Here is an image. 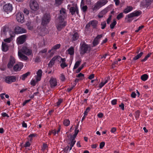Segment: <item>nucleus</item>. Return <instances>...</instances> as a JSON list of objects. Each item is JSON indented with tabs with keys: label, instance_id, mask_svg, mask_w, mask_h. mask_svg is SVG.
Instances as JSON below:
<instances>
[{
	"label": "nucleus",
	"instance_id": "52",
	"mask_svg": "<svg viewBox=\"0 0 153 153\" xmlns=\"http://www.w3.org/2000/svg\"><path fill=\"white\" fill-rule=\"evenodd\" d=\"M111 17H112V15H110L109 16L108 18L107 19L106 22H107V24H110V21L111 20Z\"/></svg>",
	"mask_w": 153,
	"mask_h": 153
},
{
	"label": "nucleus",
	"instance_id": "24",
	"mask_svg": "<svg viewBox=\"0 0 153 153\" xmlns=\"http://www.w3.org/2000/svg\"><path fill=\"white\" fill-rule=\"evenodd\" d=\"M133 10V7L131 6H127L126 8L123 11V13H127L130 12Z\"/></svg>",
	"mask_w": 153,
	"mask_h": 153
},
{
	"label": "nucleus",
	"instance_id": "39",
	"mask_svg": "<svg viewBox=\"0 0 153 153\" xmlns=\"http://www.w3.org/2000/svg\"><path fill=\"white\" fill-rule=\"evenodd\" d=\"M84 74L82 73H80L76 76L77 77H80V80H82L84 78Z\"/></svg>",
	"mask_w": 153,
	"mask_h": 153
},
{
	"label": "nucleus",
	"instance_id": "34",
	"mask_svg": "<svg viewBox=\"0 0 153 153\" xmlns=\"http://www.w3.org/2000/svg\"><path fill=\"white\" fill-rule=\"evenodd\" d=\"M117 24V22L116 21L115 19H114L113 20V22H112L110 25V27L111 29H113L115 25Z\"/></svg>",
	"mask_w": 153,
	"mask_h": 153
},
{
	"label": "nucleus",
	"instance_id": "50",
	"mask_svg": "<svg viewBox=\"0 0 153 153\" xmlns=\"http://www.w3.org/2000/svg\"><path fill=\"white\" fill-rule=\"evenodd\" d=\"M68 144L70 147L69 150H71L75 144L74 143H72L71 142H69L68 143Z\"/></svg>",
	"mask_w": 153,
	"mask_h": 153
},
{
	"label": "nucleus",
	"instance_id": "63",
	"mask_svg": "<svg viewBox=\"0 0 153 153\" xmlns=\"http://www.w3.org/2000/svg\"><path fill=\"white\" fill-rule=\"evenodd\" d=\"M136 96V94L135 92H132L131 94V97L133 98H135Z\"/></svg>",
	"mask_w": 153,
	"mask_h": 153
},
{
	"label": "nucleus",
	"instance_id": "31",
	"mask_svg": "<svg viewBox=\"0 0 153 153\" xmlns=\"http://www.w3.org/2000/svg\"><path fill=\"white\" fill-rule=\"evenodd\" d=\"M102 6L108 2V0H100L98 1Z\"/></svg>",
	"mask_w": 153,
	"mask_h": 153
},
{
	"label": "nucleus",
	"instance_id": "8",
	"mask_svg": "<svg viewBox=\"0 0 153 153\" xmlns=\"http://www.w3.org/2000/svg\"><path fill=\"white\" fill-rule=\"evenodd\" d=\"M27 38L26 35H23L19 36L17 39V43L18 44H22L26 41Z\"/></svg>",
	"mask_w": 153,
	"mask_h": 153
},
{
	"label": "nucleus",
	"instance_id": "2",
	"mask_svg": "<svg viewBox=\"0 0 153 153\" xmlns=\"http://www.w3.org/2000/svg\"><path fill=\"white\" fill-rule=\"evenodd\" d=\"M50 20V15L49 14H45L42 19V25L43 26H45L49 22Z\"/></svg>",
	"mask_w": 153,
	"mask_h": 153
},
{
	"label": "nucleus",
	"instance_id": "5",
	"mask_svg": "<svg viewBox=\"0 0 153 153\" xmlns=\"http://www.w3.org/2000/svg\"><path fill=\"white\" fill-rule=\"evenodd\" d=\"M13 9L12 5L11 4L8 3L6 4L3 6V9L4 11L8 13L10 12Z\"/></svg>",
	"mask_w": 153,
	"mask_h": 153
},
{
	"label": "nucleus",
	"instance_id": "57",
	"mask_svg": "<svg viewBox=\"0 0 153 153\" xmlns=\"http://www.w3.org/2000/svg\"><path fill=\"white\" fill-rule=\"evenodd\" d=\"M47 48H45L43 50H42L39 52V53L40 54L41 53H45L47 52Z\"/></svg>",
	"mask_w": 153,
	"mask_h": 153
},
{
	"label": "nucleus",
	"instance_id": "3",
	"mask_svg": "<svg viewBox=\"0 0 153 153\" xmlns=\"http://www.w3.org/2000/svg\"><path fill=\"white\" fill-rule=\"evenodd\" d=\"M30 9L34 11L37 10L39 7L38 4L34 0H31L30 1Z\"/></svg>",
	"mask_w": 153,
	"mask_h": 153
},
{
	"label": "nucleus",
	"instance_id": "37",
	"mask_svg": "<svg viewBox=\"0 0 153 153\" xmlns=\"http://www.w3.org/2000/svg\"><path fill=\"white\" fill-rule=\"evenodd\" d=\"M152 53H150L147 54V55L145 57V58L141 61L142 62H145L146 61L148 58L150 56Z\"/></svg>",
	"mask_w": 153,
	"mask_h": 153
},
{
	"label": "nucleus",
	"instance_id": "56",
	"mask_svg": "<svg viewBox=\"0 0 153 153\" xmlns=\"http://www.w3.org/2000/svg\"><path fill=\"white\" fill-rule=\"evenodd\" d=\"M68 138L70 139V142H71L72 143H74V144H75V143L76 142V141L75 139H74L73 138H72V137H69Z\"/></svg>",
	"mask_w": 153,
	"mask_h": 153
},
{
	"label": "nucleus",
	"instance_id": "53",
	"mask_svg": "<svg viewBox=\"0 0 153 153\" xmlns=\"http://www.w3.org/2000/svg\"><path fill=\"white\" fill-rule=\"evenodd\" d=\"M60 66L62 68L64 69L65 67L68 66V65L66 64L65 63H62L60 64Z\"/></svg>",
	"mask_w": 153,
	"mask_h": 153
},
{
	"label": "nucleus",
	"instance_id": "23",
	"mask_svg": "<svg viewBox=\"0 0 153 153\" xmlns=\"http://www.w3.org/2000/svg\"><path fill=\"white\" fill-rule=\"evenodd\" d=\"M90 25H91L93 28H96L97 27V25L98 24V22L96 20H93L90 21L89 22Z\"/></svg>",
	"mask_w": 153,
	"mask_h": 153
},
{
	"label": "nucleus",
	"instance_id": "44",
	"mask_svg": "<svg viewBox=\"0 0 153 153\" xmlns=\"http://www.w3.org/2000/svg\"><path fill=\"white\" fill-rule=\"evenodd\" d=\"M81 9L83 12L85 13L87 10L88 7L86 5L82 7Z\"/></svg>",
	"mask_w": 153,
	"mask_h": 153
},
{
	"label": "nucleus",
	"instance_id": "12",
	"mask_svg": "<svg viewBox=\"0 0 153 153\" xmlns=\"http://www.w3.org/2000/svg\"><path fill=\"white\" fill-rule=\"evenodd\" d=\"M15 33L16 34H19L26 32V30L21 27L17 26L14 29Z\"/></svg>",
	"mask_w": 153,
	"mask_h": 153
},
{
	"label": "nucleus",
	"instance_id": "6",
	"mask_svg": "<svg viewBox=\"0 0 153 153\" xmlns=\"http://www.w3.org/2000/svg\"><path fill=\"white\" fill-rule=\"evenodd\" d=\"M142 13L141 11H136L131 13L126 16V19L127 18L129 19L134 17L140 15Z\"/></svg>",
	"mask_w": 153,
	"mask_h": 153
},
{
	"label": "nucleus",
	"instance_id": "11",
	"mask_svg": "<svg viewBox=\"0 0 153 153\" xmlns=\"http://www.w3.org/2000/svg\"><path fill=\"white\" fill-rule=\"evenodd\" d=\"M150 0H143L140 2V7H147L151 4Z\"/></svg>",
	"mask_w": 153,
	"mask_h": 153
},
{
	"label": "nucleus",
	"instance_id": "47",
	"mask_svg": "<svg viewBox=\"0 0 153 153\" xmlns=\"http://www.w3.org/2000/svg\"><path fill=\"white\" fill-rule=\"evenodd\" d=\"M63 101V99H59L58 100V101L56 102V106H59L60 105L61 103Z\"/></svg>",
	"mask_w": 153,
	"mask_h": 153
},
{
	"label": "nucleus",
	"instance_id": "20",
	"mask_svg": "<svg viewBox=\"0 0 153 153\" xmlns=\"http://www.w3.org/2000/svg\"><path fill=\"white\" fill-rule=\"evenodd\" d=\"M72 37L71 38L72 41L74 42L77 40L79 38V35L78 33L74 31V33L72 35Z\"/></svg>",
	"mask_w": 153,
	"mask_h": 153
},
{
	"label": "nucleus",
	"instance_id": "21",
	"mask_svg": "<svg viewBox=\"0 0 153 153\" xmlns=\"http://www.w3.org/2000/svg\"><path fill=\"white\" fill-rule=\"evenodd\" d=\"M42 72L41 69L39 70L37 72V77L36 78L37 82L39 81L40 80L42 76Z\"/></svg>",
	"mask_w": 153,
	"mask_h": 153
},
{
	"label": "nucleus",
	"instance_id": "29",
	"mask_svg": "<svg viewBox=\"0 0 153 153\" xmlns=\"http://www.w3.org/2000/svg\"><path fill=\"white\" fill-rule=\"evenodd\" d=\"M143 54V52H141L139 54H137L133 58V60H136L138 59L141 57Z\"/></svg>",
	"mask_w": 153,
	"mask_h": 153
},
{
	"label": "nucleus",
	"instance_id": "28",
	"mask_svg": "<svg viewBox=\"0 0 153 153\" xmlns=\"http://www.w3.org/2000/svg\"><path fill=\"white\" fill-rule=\"evenodd\" d=\"M15 34L14 35H11L10 37L4 39L5 42L10 43L13 40V37L14 36Z\"/></svg>",
	"mask_w": 153,
	"mask_h": 153
},
{
	"label": "nucleus",
	"instance_id": "46",
	"mask_svg": "<svg viewBox=\"0 0 153 153\" xmlns=\"http://www.w3.org/2000/svg\"><path fill=\"white\" fill-rule=\"evenodd\" d=\"M60 13L61 14L64 15H65L66 14L65 9L64 8H62L61 10H60Z\"/></svg>",
	"mask_w": 153,
	"mask_h": 153
},
{
	"label": "nucleus",
	"instance_id": "45",
	"mask_svg": "<svg viewBox=\"0 0 153 153\" xmlns=\"http://www.w3.org/2000/svg\"><path fill=\"white\" fill-rule=\"evenodd\" d=\"M56 134V130H53L50 131L48 133L49 135H51L52 134H53L54 135H55Z\"/></svg>",
	"mask_w": 153,
	"mask_h": 153
},
{
	"label": "nucleus",
	"instance_id": "16",
	"mask_svg": "<svg viewBox=\"0 0 153 153\" xmlns=\"http://www.w3.org/2000/svg\"><path fill=\"white\" fill-rule=\"evenodd\" d=\"M50 84L52 88H53L57 85V80L56 79L52 77L50 79Z\"/></svg>",
	"mask_w": 153,
	"mask_h": 153
},
{
	"label": "nucleus",
	"instance_id": "62",
	"mask_svg": "<svg viewBox=\"0 0 153 153\" xmlns=\"http://www.w3.org/2000/svg\"><path fill=\"white\" fill-rule=\"evenodd\" d=\"M7 26H4L3 27L2 29V31L4 33V34H5L7 32Z\"/></svg>",
	"mask_w": 153,
	"mask_h": 153
},
{
	"label": "nucleus",
	"instance_id": "55",
	"mask_svg": "<svg viewBox=\"0 0 153 153\" xmlns=\"http://www.w3.org/2000/svg\"><path fill=\"white\" fill-rule=\"evenodd\" d=\"M105 145V143L104 142H101L100 144V149H102Z\"/></svg>",
	"mask_w": 153,
	"mask_h": 153
},
{
	"label": "nucleus",
	"instance_id": "26",
	"mask_svg": "<svg viewBox=\"0 0 153 153\" xmlns=\"http://www.w3.org/2000/svg\"><path fill=\"white\" fill-rule=\"evenodd\" d=\"M68 53L71 55H73L74 54V48L72 47H71L68 50Z\"/></svg>",
	"mask_w": 153,
	"mask_h": 153
},
{
	"label": "nucleus",
	"instance_id": "19",
	"mask_svg": "<svg viewBox=\"0 0 153 153\" xmlns=\"http://www.w3.org/2000/svg\"><path fill=\"white\" fill-rule=\"evenodd\" d=\"M18 56L22 60H24L26 61L28 59L27 57L25 55L22 54L21 52L20 51H19L18 52Z\"/></svg>",
	"mask_w": 153,
	"mask_h": 153
},
{
	"label": "nucleus",
	"instance_id": "64",
	"mask_svg": "<svg viewBox=\"0 0 153 153\" xmlns=\"http://www.w3.org/2000/svg\"><path fill=\"white\" fill-rule=\"evenodd\" d=\"M24 13L26 15H28L29 13V11L27 10V9H25L24 10Z\"/></svg>",
	"mask_w": 153,
	"mask_h": 153
},
{
	"label": "nucleus",
	"instance_id": "25",
	"mask_svg": "<svg viewBox=\"0 0 153 153\" xmlns=\"http://www.w3.org/2000/svg\"><path fill=\"white\" fill-rule=\"evenodd\" d=\"M30 72H27L25 74H23L21 76V78L23 80H25V79L28 76H29L30 74Z\"/></svg>",
	"mask_w": 153,
	"mask_h": 153
},
{
	"label": "nucleus",
	"instance_id": "54",
	"mask_svg": "<svg viewBox=\"0 0 153 153\" xmlns=\"http://www.w3.org/2000/svg\"><path fill=\"white\" fill-rule=\"evenodd\" d=\"M107 12V10L106 9H104L100 12L101 14H102L103 15L105 14Z\"/></svg>",
	"mask_w": 153,
	"mask_h": 153
},
{
	"label": "nucleus",
	"instance_id": "36",
	"mask_svg": "<svg viewBox=\"0 0 153 153\" xmlns=\"http://www.w3.org/2000/svg\"><path fill=\"white\" fill-rule=\"evenodd\" d=\"M65 18V15L61 14L59 16L58 19L59 21L62 22L64 21V18Z\"/></svg>",
	"mask_w": 153,
	"mask_h": 153
},
{
	"label": "nucleus",
	"instance_id": "30",
	"mask_svg": "<svg viewBox=\"0 0 153 153\" xmlns=\"http://www.w3.org/2000/svg\"><path fill=\"white\" fill-rule=\"evenodd\" d=\"M148 78V76L147 74H144L141 76V79L143 81H146Z\"/></svg>",
	"mask_w": 153,
	"mask_h": 153
},
{
	"label": "nucleus",
	"instance_id": "60",
	"mask_svg": "<svg viewBox=\"0 0 153 153\" xmlns=\"http://www.w3.org/2000/svg\"><path fill=\"white\" fill-rule=\"evenodd\" d=\"M36 81L35 79H32L31 82L30 84L33 86H34L36 85Z\"/></svg>",
	"mask_w": 153,
	"mask_h": 153
},
{
	"label": "nucleus",
	"instance_id": "35",
	"mask_svg": "<svg viewBox=\"0 0 153 153\" xmlns=\"http://www.w3.org/2000/svg\"><path fill=\"white\" fill-rule=\"evenodd\" d=\"M70 124V121L68 119H65L64 120L63 124L66 126H68Z\"/></svg>",
	"mask_w": 153,
	"mask_h": 153
},
{
	"label": "nucleus",
	"instance_id": "41",
	"mask_svg": "<svg viewBox=\"0 0 153 153\" xmlns=\"http://www.w3.org/2000/svg\"><path fill=\"white\" fill-rule=\"evenodd\" d=\"M123 17V15L122 13H120L117 16V19L118 20H120Z\"/></svg>",
	"mask_w": 153,
	"mask_h": 153
},
{
	"label": "nucleus",
	"instance_id": "38",
	"mask_svg": "<svg viewBox=\"0 0 153 153\" xmlns=\"http://www.w3.org/2000/svg\"><path fill=\"white\" fill-rule=\"evenodd\" d=\"M140 114V112L139 110H137L135 112V117L137 120L139 118Z\"/></svg>",
	"mask_w": 153,
	"mask_h": 153
},
{
	"label": "nucleus",
	"instance_id": "22",
	"mask_svg": "<svg viewBox=\"0 0 153 153\" xmlns=\"http://www.w3.org/2000/svg\"><path fill=\"white\" fill-rule=\"evenodd\" d=\"M2 50L4 52H6L8 50L9 47L8 45L4 42H2Z\"/></svg>",
	"mask_w": 153,
	"mask_h": 153
},
{
	"label": "nucleus",
	"instance_id": "51",
	"mask_svg": "<svg viewBox=\"0 0 153 153\" xmlns=\"http://www.w3.org/2000/svg\"><path fill=\"white\" fill-rule=\"evenodd\" d=\"M90 108L89 107H87L85 110L84 113V116L87 115L88 112L90 110Z\"/></svg>",
	"mask_w": 153,
	"mask_h": 153
},
{
	"label": "nucleus",
	"instance_id": "59",
	"mask_svg": "<svg viewBox=\"0 0 153 153\" xmlns=\"http://www.w3.org/2000/svg\"><path fill=\"white\" fill-rule=\"evenodd\" d=\"M31 100L29 99L25 100L22 103V105L24 106H25L27 103L29 102Z\"/></svg>",
	"mask_w": 153,
	"mask_h": 153
},
{
	"label": "nucleus",
	"instance_id": "58",
	"mask_svg": "<svg viewBox=\"0 0 153 153\" xmlns=\"http://www.w3.org/2000/svg\"><path fill=\"white\" fill-rule=\"evenodd\" d=\"M1 116L3 117H7L8 118L9 117V115L6 113L5 112H3L1 114Z\"/></svg>",
	"mask_w": 153,
	"mask_h": 153
},
{
	"label": "nucleus",
	"instance_id": "1",
	"mask_svg": "<svg viewBox=\"0 0 153 153\" xmlns=\"http://www.w3.org/2000/svg\"><path fill=\"white\" fill-rule=\"evenodd\" d=\"M91 51L90 45H88L83 42L82 44L81 43L79 49L80 53L81 55H83L88 52H90Z\"/></svg>",
	"mask_w": 153,
	"mask_h": 153
},
{
	"label": "nucleus",
	"instance_id": "18",
	"mask_svg": "<svg viewBox=\"0 0 153 153\" xmlns=\"http://www.w3.org/2000/svg\"><path fill=\"white\" fill-rule=\"evenodd\" d=\"M23 66V64L22 63H20L19 64H16L14 66L13 70L15 71H19L22 68Z\"/></svg>",
	"mask_w": 153,
	"mask_h": 153
},
{
	"label": "nucleus",
	"instance_id": "10",
	"mask_svg": "<svg viewBox=\"0 0 153 153\" xmlns=\"http://www.w3.org/2000/svg\"><path fill=\"white\" fill-rule=\"evenodd\" d=\"M20 51L21 52L28 56L30 55L32 53V50L29 49L25 46L23 47Z\"/></svg>",
	"mask_w": 153,
	"mask_h": 153
},
{
	"label": "nucleus",
	"instance_id": "33",
	"mask_svg": "<svg viewBox=\"0 0 153 153\" xmlns=\"http://www.w3.org/2000/svg\"><path fill=\"white\" fill-rule=\"evenodd\" d=\"M99 41L96 39H94L92 42V47H95L99 43Z\"/></svg>",
	"mask_w": 153,
	"mask_h": 153
},
{
	"label": "nucleus",
	"instance_id": "48",
	"mask_svg": "<svg viewBox=\"0 0 153 153\" xmlns=\"http://www.w3.org/2000/svg\"><path fill=\"white\" fill-rule=\"evenodd\" d=\"M63 0H55V3L58 5H61L62 3Z\"/></svg>",
	"mask_w": 153,
	"mask_h": 153
},
{
	"label": "nucleus",
	"instance_id": "61",
	"mask_svg": "<svg viewBox=\"0 0 153 153\" xmlns=\"http://www.w3.org/2000/svg\"><path fill=\"white\" fill-rule=\"evenodd\" d=\"M119 106L123 110H124V104L123 103H122L121 104L119 105Z\"/></svg>",
	"mask_w": 153,
	"mask_h": 153
},
{
	"label": "nucleus",
	"instance_id": "40",
	"mask_svg": "<svg viewBox=\"0 0 153 153\" xmlns=\"http://www.w3.org/2000/svg\"><path fill=\"white\" fill-rule=\"evenodd\" d=\"M101 25L102 26L101 29H104L106 26V23L105 21L102 22L101 23Z\"/></svg>",
	"mask_w": 153,
	"mask_h": 153
},
{
	"label": "nucleus",
	"instance_id": "13",
	"mask_svg": "<svg viewBox=\"0 0 153 153\" xmlns=\"http://www.w3.org/2000/svg\"><path fill=\"white\" fill-rule=\"evenodd\" d=\"M102 7L101 4L97 1L93 6H92L91 9L93 13H94Z\"/></svg>",
	"mask_w": 153,
	"mask_h": 153
},
{
	"label": "nucleus",
	"instance_id": "27",
	"mask_svg": "<svg viewBox=\"0 0 153 153\" xmlns=\"http://www.w3.org/2000/svg\"><path fill=\"white\" fill-rule=\"evenodd\" d=\"M26 25L28 29L30 30H32L33 29V26L31 24V22L27 21L26 23Z\"/></svg>",
	"mask_w": 153,
	"mask_h": 153
},
{
	"label": "nucleus",
	"instance_id": "14",
	"mask_svg": "<svg viewBox=\"0 0 153 153\" xmlns=\"http://www.w3.org/2000/svg\"><path fill=\"white\" fill-rule=\"evenodd\" d=\"M15 62V59L13 56H10L8 63L7 65L8 68H12Z\"/></svg>",
	"mask_w": 153,
	"mask_h": 153
},
{
	"label": "nucleus",
	"instance_id": "32",
	"mask_svg": "<svg viewBox=\"0 0 153 153\" xmlns=\"http://www.w3.org/2000/svg\"><path fill=\"white\" fill-rule=\"evenodd\" d=\"M81 62V60H80L78 61H76L74 65V69H76L80 65V63Z\"/></svg>",
	"mask_w": 153,
	"mask_h": 153
},
{
	"label": "nucleus",
	"instance_id": "4",
	"mask_svg": "<svg viewBox=\"0 0 153 153\" xmlns=\"http://www.w3.org/2000/svg\"><path fill=\"white\" fill-rule=\"evenodd\" d=\"M17 80V77L15 76H6L5 77V82L9 84H10L13 82H15Z\"/></svg>",
	"mask_w": 153,
	"mask_h": 153
},
{
	"label": "nucleus",
	"instance_id": "7",
	"mask_svg": "<svg viewBox=\"0 0 153 153\" xmlns=\"http://www.w3.org/2000/svg\"><path fill=\"white\" fill-rule=\"evenodd\" d=\"M67 22L65 21L62 22L59 21V22L56 26L57 30L59 31H60L62 29L64 28L67 25Z\"/></svg>",
	"mask_w": 153,
	"mask_h": 153
},
{
	"label": "nucleus",
	"instance_id": "15",
	"mask_svg": "<svg viewBox=\"0 0 153 153\" xmlns=\"http://www.w3.org/2000/svg\"><path fill=\"white\" fill-rule=\"evenodd\" d=\"M16 18L19 22H23L24 21V17L22 13H19L16 15Z\"/></svg>",
	"mask_w": 153,
	"mask_h": 153
},
{
	"label": "nucleus",
	"instance_id": "9",
	"mask_svg": "<svg viewBox=\"0 0 153 153\" xmlns=\"http://www.w3.org/2000/svg\"><path fill=\"white\" fill-rule=\"evenodd\" d=\"M69 10L72 15H74L75 13H76L77 15H79L78 8L76 4L75 5L74 7H71L69 9Z\"/></svg>",
	"mask_w": 153,
	"mask_h": 153
},
{
	"label": "nucleus",
	"instance_id": "43",
	"mask_svg": "<svg viewBox=\"0 0 153 153\" xmlns=\"http://www.w3.org/2000/svg\"><path fill=\"white\" fill-rule=\"evenodd\" d=\"M84 66V64H82L76 71V73H79L81 70L82 69Z\"/></svg>",
	"mask_w": 153,
	"mask_h": 153
},
{
	"label": "nucleus",
	"instance_id": "49",
	"mask_svg": "<svg viewBox=\"0 0 153 153\" xmlns=\"http://www.w3.org/2000/svg\"><path fill=\"white\" fill-rule=\"evenodd\" d=\"M60 79L62 81H64L65 80V77L63 74H61Z\"/></svg>",
	"mask_w": 153,
	"mask_h": 153
},
{
	"label": "nucleus",
	"instance_id": "42",
	"mask_svg": "<svg viewBox=\"0 0 153 153\" xmlns=\"http://www.w3.org/2000/svg\"><path fill=\"white\" fill-rule=\"evenodd\" d=\"M61 46V45L60 44H57L55 45L54 46L52 47V49L53 50H56L59 49Z\"/></svg>",
	"mask_w": 153,
	"mask_h": 153
},
{
	"label": "nucleus",
	"instance_id": "17",
	"mask_svg": "<svg viewBox=\"0 0 153 153\" xmlns=\"http://www.w3.org/2000/svg\"><path fill=\"white\" fill-rule=\"evenodd\" d=\"M60 56H55L53 57L50 60L48 64V66L50 68H51L52 66L54 64L55 61L57 59L60 58Z\"/></svg>",
	"mask_w": 153,
	"mask_h": 153
}]
</instances>
